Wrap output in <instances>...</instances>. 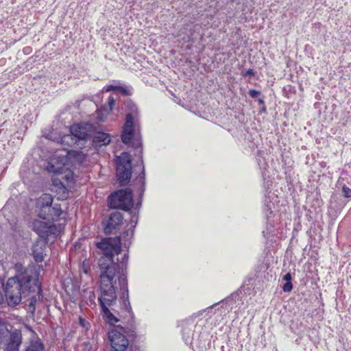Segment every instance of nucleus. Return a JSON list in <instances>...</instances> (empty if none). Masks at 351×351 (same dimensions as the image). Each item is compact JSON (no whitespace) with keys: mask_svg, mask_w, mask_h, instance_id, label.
<instances>
[{"mask_svg":"<svg viewBox=\"0 0 351 351\" xmlns=\"http://www.w3.org/2000/svg\"><path fill=\"white\" fill-rule=\"evenodd\" d=\"M123 234L128 237L127 240L124 239L125 236L108 238L97 245V247L103 252V255L98 261V265L101 271L100 274L101 296L98 300L106 321L112 325L118 323L119 320L110 312L107 306H110L115 302L117 299L116 289H118V287L123 291V298H125V293L126 295V299L124 300L125 307L128 308V310L131 309L128 300V281L125 274L128 256L124 254L121 261H119V258H117V262H114V256L121 253L122 245L125 247H129L133 230H128Z\"/></svg>","mask_w":351,"mask_h":351,"instance_id":"1","label":"nucleus"},{"mask_svg":"<svg viewBox=\"0 0 351 351\" xmlns=\"http://www.w3.org/2000/svg\"><path fill=\"white\" fill-rule=\"evenodd\" d=\"M21 271L14 277L10 278L5 285L6 300L9 306L19 304L23 298L31 297L29 305L34 306L36 302V293H40L41 287L38 279L32 269H23L21 265H16Z\"/></svg>","mask_w":351,"mask_h":351,"instance_id":"2","label":"nucleus"},{"mask_svg":"<svg viewBox=\"0 0 351 351\" xmlns=\"http://www.w3.org/2000/svg\"><path fill=\"white\" fill-rule=\"evenodd\" d=\"M93 133V126L88 123L75 124L71 127L70 134L61 138V143L69 147L82 149Z\"/></svg>","mask_w":351,"mask_h":351,"instance_id":"3","label":"nucleus"},{"mask_svg":"<svg viewBox=\"0 0 351 351\" xmlns=\"http://www.w3.org/2000/svg\"><path fill=\"white\" fill-rule=\"evenodd\" d=\"M133 204L132 193L130 189L119 190L108 197V205L112 208L129 210Z\"/></svg>","mask_w":351,"mask_h":351,"instance_id":"4","label":"nucleus"},{"mask_svg":"<svg viewBox=\"0 0 351 351\" xmlns=\"http://www.w3.org/2000/svg\"><path fill=\"white\" fill-rule=\"evenodd\" d=\"M132 160L128 153L123 152L117 158V177L121 186L126 185L132 176Z\"/></svg>","mask_w":351,"mask_h":351,"instance_id":"5","label":"nucleus"},{"mask_svg":"<svg viewBox=\"0 0 351 351\" xmlns=\"http://www.w3.org/2000/svg\"><path fill=\"white\" fill-rule=\"evenodd\" d=\"M138 133V129L137 128V125L134 123L132 114L128 113L125 117V122L123 125L121 134L122 142L125 145L138 147L140 145L138 139L137 138L135 139L136 143L132 142V140L134 139V137H137Z\"/></svg>","mask_w":351,"mask_h":351,"instance_id":"6","label":"nucleus"},{"mask_svg":"<svg viewBox=\"0 0 351 351\" xmlns=\"http://www.w3.org/2000/svg\"><path fill=\"white\" fill-rule=\"evenodd\" d=\"M125 332L123 327H117L108 332V339L113 350L124 351L128 347L129 341Z\"/></svg>","mask_w":351,"mask_h":351,"instance_id":"7","label":"nucleus"},{"mask_svg":"<svg viewBox=\"0 0 351 351\" xmlns=\"http://www.w3.org/2000/svg\"><path fill=\"white\" fill-rule=\"evenodd\" d=\"M123 215L118 211L112 213L106 222L104 224V232L106 234H112L114 230L123 224Z\"/></svg>","mask_w":351,"mask_h":351,"instance_id":"8","label":"nucleus"},{"mask_svg":"<svg viewBox=\"0 0 351 351\" xmlns=\"http://www.w3.org/2000/svg\"><path fill=\"white\" fill-rule=\"evenodd\" d=\"M21 343V332L19 330H15L8 338V340L2 345L5 346V351H19Z\"/></svg>","mask_w":351,"mask_h":351,"instance_id":"9","label":"nucleus"},{"mask_svg":"<svg viewBox=\"0 0 351 351\" xmlns=\"http://www.w3.org/2000/svg\"><path fill=\"white\" fill-rule=\"evenodd\" d=\"M53 203V197L50 194H43L39 198L37 199L36 203V211L38 216L41 219L45 216V211L48 209L49 206Z\"/></svg>","mask_w":351,"mask_h":351,"instance_id":"10","label":"nucleus"},{"mask_svg":"<svg viewBox=\"0 0 351 351\" xmlns=\"http://www.w3.org/2000/svg\"><path fill=\"white\" fill-rule=\"evenodd\" d=\"M47 241L43 239H38L32 246V256L36 263H40L44 260V256L46 255L45 251Z\"/></svg>","mask_w":351,"mask_h":351,"instance_id":"11","label":"nucleus"},{"mask_svg":"<svg viewBox=\"0 0 351 351\" xmlns=\"http://www.w3.org/2000/svg\"><path fill=\"white\" fill-rule=\"evenodd\" d=\"M45 214L46 215L43 216L41 219L47 220L49 221L58 220L62 214L60 204H51L48 209L45 211Z\"/></svg>","mask_w":351,"mask_h":351,"instance_id":"12","label":"nucleus"},{"mask_svg":"<svg viewBox=\"0 0 351 351\" xmlns=\"http://www.w3.org/2000/svg\"><path fill=\"white\" fill-rule=\"evenodd\" d=\"M12 332L11 325L0 317V346L8 340Z\"/></svg>","mask_w":351,"mask_h":351,"instance_id":"13","label":"nucleus"},{"mask_svg":"<svg viewBox=\"0 0 351 351\" xmlns=\"http://www.w3.org/2000/svg\"><path fill=\"white\" fill-rule=\"evenodd\" d=\"M48 223L41 220H34L32 223V228L39 236V239H45L47 235Z\"/></svg>","mask_w":351,"mask_h":351,"instance_id":"14","label":"nucleus"},{"mask_svg":"<svg viewBox=\"0 0 351 351\" xmlns=\"http://www.w3.org/2000/svg\"><path fill=\"white\" fill-rule=\"evenodd\" d=\"M93 141L95 147L107 145L110 142V137L108 134L99 132L94 136Z\"/></svg>","mask_w":351,"mask_h":351,"instance_id":"15","label":"nucleus"},{"mask_svg":"<svg viewBox=\"0 0 351 351\" xmlns=\"http://www.w3.org/2000/svg\"><path fill=\"white\" fill-rule=\"evenodd\" d=\"M62 230L60 226H56L54 224H50L48 223L47 228V235L45 237V241H49L50 237L56 238L59 235Z\"/></svg>","mask_w":351,"mask_h":351,"instance_id":"16","label":"nucleus"},{"mask_svg":"<svg viewBox=\"0 0 351 351\" xmlns=\"http://www.w3.org/2000/svg\"><path fill=\"white\" fill-rule=\"evenodd\" d=\"M44 344L39 339L30 341L25 351H44Z\"/></svg>","mask_w":351,"mask_h":351,"instance_id":"17","label":"nucleus"},{"mask_svg":"<svg viewBox=\"0 0 351 351\" xmlns=\"http://www.w3.org/2000/svg\"><path fill=\"white\" fill-rule=\"evenodd\" d=\"M106 91L107 92L117 91V92L121 93L123 95H129V91L126 88H125L124 87L121 86L110 85V86H107Z\"/></svg>","mask_w":351,"mask_h":351,"instance_id":"18","label":"nucleus"},{"mask_svg":"<svg viewBox=\"0 0 351 351\" xmlns=\"http://www.w3.org/2000/svg\"><path fill=\"white\" fill-rule=\"evenodd\" d=\"M47 170L54 174H59L61 173L62 167H56L53 163L50 162L47 166Z\"/></svg>","mask_w":351,"mask_h":351,"instance_id":"19","label":"nucleus"},{"mask_svg":"<svg viewBox=\"0 0 351 351\" xmlns=\"http://www.w3.org/2000/svg\"><path fill=\"white\" fill-rule=\"evenodd\" d=\"M293 289V285L291 282H287L282 287L285 292H290Z\"/></svg>","mask_w":351,"mask_h":351,"instance_id":"20","label":"nucleus"},{"mask_svg":"<svg viewBox=\"0 0 351 351\" xmlns=\"http://www.w3.org/2000/svg\"><path fill=\"white\" fill-rule=\"evenodd\" d=\"M343 193L346 197H351V189L348 186L343 187Z\"/></svg>","mask_w":351,"mask_h":351,"instance_id":"21","label":"nucleus"},{"mask_svg":"<svg viewBox=\"0 0 351 351\" xmlns=\"http://www.w3.org/2000/svg\"><path fill=\"white\" fill-rule=\"evenodd\" d=\"M80 324L86 329L88 328L89 323L82 318H80Z\"/></svg>","mask_w":351,"mask_h":351,"instance_id":"22","label":"nucleus"},{"mask_svg":"<svg viewBox=\"0 0 351 351\" xmlns=\"http://www.w3.org/2000/svg\"><path fill=\"white\" fill-rule=\"evenodd\" d=\"M115 100L112 97H110L108 99L109 110L111 111L114 106Z\"/></svg>","mask_w":351,"mask_h":351,"instance_id":"23","label":"nucleus"},{"mask_svg":"<svg viewBox=\"0 0 351 351\" xmlns=\"http://www.w3.org/2000/svg\"><path fill=\"white\" fill-rule=\"evenodd\" d=\"M259 94L260 92L256 90H250L249 91V95L253 98L256 97Z\"/></svg>","mask_w":351,"mask_h":351,"instance_id":"24","label":"nucleus"},{"mask_svg":"<svg viewBox=\"0 0 351 351\" xmlns=\"http://www.w3.org/2000/svg\"><path fill=\"white\" fill-rule=\"evenodd\" d=\"M62 191H63V193H62V195L61 196V198L62 199H66L68 197V195H69V192L67 191V190L66 189L65 187L62 188Z\"/></svg>","mask_w":351,"mask_h":351,"instance_id":"25","label":"nucleus"},{"mask_svg":"<svg viewBox=\"0 0 351 351\" xmlns=\"http://www.w3.org/2000/svg\"><path fill=\"white\" fill-rule=\"evenodd\" d=\"M283 280H285L286 282H291V274L290 273L286 274L283 276Z\"/></svg>","mask_w":351,"mask_h":351,"instance_id":"26","label":"nucleus"},{"mask_svg":"<svg viewBox=\"0 0 351 351\" xmlns=\"http://www.w3.org/2000/svg\"><path fill=\"white\" fill-rule=\"evenodd\" d=\"M95 298V296L94 293L93 292H90L89 299H90V302L91 303L94 302Z\"/></svg>","mask_w":351,"mask_h":351,"instance_id":"27","label":"nucleus"},{"mask_svg":"<svg viewBox=\"0 0 351 351\" xmlns=\"http://www.w3.org/2000/svg\"><path fill=\"white\" fill-rule=\"evenodd\" d=\"M245 75H254V71L252 69H248L247 71H246V74Z\"/></svg>","mask_w":351,"mask_h":351,"instance_id":"28","label":"nucleus"},{"mask_svg":"<svg viewBox=\"0 0 351 351\" xmlns=\"http://www.w3.org/2000/svg\"><path fill=\"white\" fill-rule=\"evenodd\" d=\"M64 178H65L66 179H69V177H68L67 176H64Z\"/></svg>","mask_w":351,"mask_h":351,"instance_id":"29","label":"nucleus"}]
</instances>
